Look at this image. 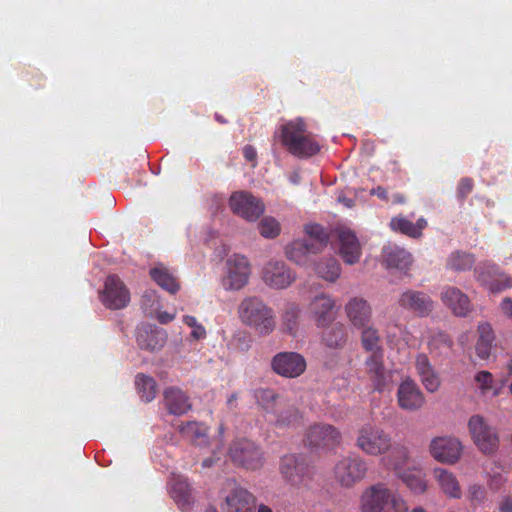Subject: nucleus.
I'll return each instance as SVG.
<instances>
[{"instance_id":"obj_45","label":"nucleus","mask_w":512,"mask_h":512,"mask_svg":"<svg viewBox=\"0 0 512 512\" xmlns=\"http://www.w3.org/2000/svg\"><path fill=\"white\" fill-rule=\"evenodd\" d=\"M398 475L414 494H422L426 491L427 484L420 471L400 472Z\"/></svg>"},{"instance_id":"obj_40","label":"nucleus","mask_w":512,"mask_h":512,"mask_svg":"<svg viewBox=\"0 0 512 512\" xmlns=\"http://www.w3.org/2000/svg\"><path fill=\"white\" fill-rule=\"evenodd\" d=\"M274 419L272 420L275 426L279 428L289 427L296 424L300 418L299 411L294 406H290L285 401V406L278 408L276 414H272Z\"/></svg>"},{"instance_id":"obj_62","label":"nucleus","mask_w":512,"mask_h":512,"mask_svg":"<svg viewBox=\"0 0 512 512\" xmlns=\"http://www.w3.org/2000/svg\"><path fill=\"white\" fill-rule=\"evenodd\" d=\"M410 512H427V511L422 507H417V508L412 509Z\"/></svg>"},{"instance_id":"obj_47","label":"nucleus","mask_w":512,"mask_h":512,"mask_svg":"<svg viewBox=\"0 0 512 512\" xmlns=\"http://www.w3.org/2000/svg\"><path fill=\"white\" fill-rule=\"evenodd\" d=\"M260 234L265 238H275L280 234V223L273 217H264L258 224Z\"/></svg>"},{"instance_id":"obj_23","label":"nucleus","mask_w":512,"mask_h":512,"mask_svg":"<svg viewBox=\"0 0 512 512\" xmlns=\"http://www.w3.org/2000/svg\"><path fill=\"white\" fill-rule=\"evenodd\" d=\"M334 299L325 293L315 296L309 304V311L318 327H324L334 319Z\"/></svg>"},{"instance_id":"obj_15","label":"nucleus","mask_w":512,"mask_h":512,"mask_svg":"<svg viewBox=\"0 0 512 512\" xmlns=\"http://www.w3.org/2000/svg\"><path fill=\"white\" fill-rule=\"evenodd\" d=\"M271 367L279 376L297 378L305 372L307 363L297 352H279L272 358Z\"/></svg>"},{"instance_id":"obj_60","label":"nucleus","mask_w":512,"mask_h":512,"mask_svg":"<svg viewBox=\"0 0 512 512\" xmlns=\"http://www.w3.org/2000/svg\"><path fill=\"white\" fill-rule=\"evenodd\" d=\"M257 512H273L272 509L264 504L258 506Z\"/></svg>"},{"instance_id":"obj_52","label":"nucleus","mask_w":512,"mask_h":512,"mask_svg":"<svg viewBox=\"0 0 512 512\" xmlns=\"http://www.w3.org/2000/svg\"><path fill=\"white\" fill-rule=\"evenodd\" d=\"M499 512H512V497L504 496L498 505Z\"/></svg>"},{"instance_id":"obj_59","label":"nucleus","mask_w":512,"mask_h":512,"mask_svg":"<svg viewBox=\"0 0 512 512\" xmlns=\"http://www.w3.org/2000/svg\"><path fill=\"white\" fill-rule=\"evenodd\" d=\"M237 399H238L237 393L231 394L230 397L227 399V405L229 407H232L233 404L237 401Z\"/></svg>"},{"instance_id":"obj_39","label":"nucleus","mask_w":512,"mask_h":512,"mask_svg":"<svg viewBox=\"0 0 512 512\" xmlns=\"http://www.w3.org/2000/svg\"><path fill=\"white\" fill-rule=\"evenodd\" d=\"M172 494L176 502L183 508L189 506L192 501V488L186 478L178 477L172 483Z\"/></svg>"},{"instance_id":"obj_33","label":"nucleus","mask_w":512,"mask_h":512,"mask_svg":"<svg viewBox=\"0 0 512 512\" xmlns=\"http://www.w3.org/2000/svg\"><path fill=\"white\" fill-rule=\"evenodd\" d=\"M479 337L476 343V354L482 360H487L491 355L494 342V333L488 323H481L478 326Z\"/></svg>"},{"instance_id":"obj_29","label":"nucleus","mask_w":512,"mask_h":512,"mask_svg":"<svg viewBox=\"0 0 512 512\" xmlns=\"http://www.w3.org/2000/svg\"><path fill=\"white\" fill-rule=\"evenodd\" d=\"M427 221L425 218H419L416 223H413L404 215H397L390 220L389 227L392 231L401 233L410 238H420L423 234V230L427 227Z\"/></svg>"},{"instance_id":"obj_18","label":"nucleus","mask_w":512,"mask_h":512,"mask_svg":"<svg viewBox=\"0 0 512 512\" xmlns=\"http://www.w3.org/2000/svg\"><path fill=\"white\" fill-rule=\"evenodd\" d=\"M461 451V442L454 437H436L430 443V453L439 462L453 464Z\"/></svg>"},{"instance_id":"obj_7","label":"nucleus","mask_w":512,"mask_h":512,"mask_svg":"<svg viewBox=\"0 0 512 512\" xmlns=\"http://www.w3.org/2000/svg\"><path fill=\"white\" fill-rule=\"evenodd\" d=\"M232 462L248 470H257L264 464L263 451L253 441L242 438L232 442L229 449Z\"/></svg>"},{"instance_id":"obj_28","label":"nucleus","mask_w":512,"mask_h":512,"mask_svg":"<svg viewBox=\"0 0 512 512\" xmlns=\"http://www.w3.org/2000/svg\"><path fill=\"white\" fill-rule=\"evenodd\" d=\"M315 254H318V251L305 239L294 240L285 247L286 257L301 266H306L311 256Z\"/></svg>"},{"instance_id":"obj_22","label":"nucleus","mask_w":512,"mask_h":512,"mask_svg":"<svg viewBox=\"0 0 512 512\" xmlns=\"http://www.w3.org/2000/svg\"><path fill=\"white\" fill-rule=\"evenodd\" d=\"M441 300L457 317H466L472 311L469 297L457 287H446Z\"/></svg>"},{"instance_id":"obj_8","label":"nucleus","mask_w":512,"mask_h":512,"mask_svg":"<svg viewBox=\"0 0 512 512\" xmlns=\"http://www.w3.org/2000/svg\"><path fill=\"white\" fill-rule=\"evenodd\" d=\"M468 430L473 442L483 453L492 454L498 449V435L482 416L473 415L470 417Z\"/></svg>"},{"instance_id":"obj_21","label":"nucleus","mask_w":512,"mask_h":512,"mask_svg":"<svg viewBox=\"0 0 512 512\" xmlns=\"http://www.w3.org/2000/svg\"><path fill=\"white\" fill-rule=\"evenodd\" d=\"M496 266L489 263L479 264L474 272L477 280L491 292L498 293L512 287V278L506 274H500L499 278L492 279L496 273Z\"/></svg>"},{"instance_id":"obj_1","label":"nucleus","mask_w":512,"mask_h":512,"mask_svg":"<svg viewBox=\"0 0 512 512\" xmlns=\"http://www.w3.org/2000/svg\"><path fill=\"white\" fill-rule=\"evenodd\" d=\"M281 142L290 154L298 158H308L320 151L318 141L307 130L302 118L290 120L281 126Z\"/></svg>"},{"instance_id":"obj_24","label":"nucleus","mask_w":512,"mask_h":512,"mask_svg":"<svg viewBox=\"0 0 512 512\" xmlns=\"http://www.w3.org/2000/svg\"><path fill=\"white\" fill-rule=\"evenodd\" d=\"M345 313L350 323L358 329L369 325L372 318L370 304L361 297L351 298L345 305Z\"/></svg>"},{"instance_id":"obj_30","label":"nucleus","mask_w":512,"mask_h":512,"mask_svg":"<svg viewBox=\"0 0 512 512\" xmlns=\"http://www.w3.org/2000/svg\"><path fill=\"white\" fill-rule=\"evenodd\" d=\"M164 402L169 413L173 415H183L191 408L188 396L175 387H169L164 391Z\"/></svg>"},{"instance_id":"obj_3","label":"nucleus","mask_w":512,"mask_h":512,"mask_svg":"<svg viewBox=\"0 0 512 512\" xmlns=\"http://www.w3.org/2000/svg\"><path fill=\"white\" fill-rule=\"evenodd\" d=\"M361 512H408L406 501L383 483L374 484L361 495Z\"/></svg>"},{"instance_id":"obj_25","label":"nucleus","mask_w":512,"mask_h":512,"mask_svg":"<svg viewBox=\"0 0 512 512\" xmlns=\"http://www.w3.org/2000/svg\"><path fill=\"white\" fill-rule=\"evenodd\" d=\"M399 305L421 317L429 315L433 310L431 298L420 291L408 290L404 292L399 298Z\"/></svg>"},{"instance_id":"obj_34","label":"nucleus","mask_w":512,"mask_h":512,"mask_svg":"<svg viewBox=\"0 0 512 512\" xmlns=\"http://www.w3.org/2000/svg\"><path fill=\"white\" fill-rule=\"evenodd\" d=\"M151 278L164 290L175 294L180 285L172 273L163 265L155 266L150 270Z\"/></svg>"},{"instance_id":"obj_27","label":"nucleus","mask_w":512,"mask_h":512,"mask_svg":"<svg viewBox=\"0 0 512 512\" xmlns=\"http://www.w3.org/2000/svg\"><path fill=\"white\" fill-rule=\"evenodd\" d=\"M383 262L388 268L406 271L412 264V256L404 248L388 244L382 250Z\"/></svg>"},{"instance_id":"obj_6","label":"nucleus","mask_w":512,"mask_h":512,"mask_svg":"<svg viewBox=\"0 0 512 512\" xmlns=\"http://www.w3.org/2000/svg\"><path fill=\"white\" fill-rule=\"evenodd\" d=\"M366 461L358 456H347L340 459L334 466L335 481L344 488H351L366 476Z\"/></svg>"},{"instance_id":"obj_41","label":"nucleus","mask_w":512,"mask_h":512,"mask_svg":"<svg viewBox=\"0 0 512 512\" xmlns=\"http://www.w3.org/2000/svg\"><path fill=\"white\" fill-rule=\"evenodd\" d=\"M323 341L329 348L339 349L346 343V328L343 324L337 323L323 334Z\"/></svg>"},{"instance_id":"obj_43","label":"nucleus","mask_w":512,"mask_h":512,"mask_svg":"<svg viewBox=\"0 0 512 512\" xmlns=\"http://www.w3.org/2000/svg\"><path fill=\"white\" fill-rule=\"evenodd\" d=\"M362 335H361V342L366 351L371 352V355H374L376 353H382L383 349L380 346V336L378 331L367 325L366 327L362 328Z\"/></svg>"},{"instance_id":"obj_57","label":"nucleus","mask_w":512,"mask_h":512,"mask_svg":"<svg viewBox=\"0 0 512 512\" xmlns=\"http://www.w3.org/2000/svg\"><path fill=\"white\" fill-rule=\"evenodd\" d=\"M157 319L161 324H167L174 319V315L169 314L168 312H161L159 313Z\"/></svg>"},{"instance_id":"obj_64","label":"nucleus","mask_w":512,"mask_h":512,"mask_svg":"<svg viewBox=\"0 0 512 512\" xmlns=\"http://www.w3.org/2000/svg\"><path fill=\"white\" fill-rule=\"evenodd\" d=\"M216 120L219 121L220 123H225V120L218 114H216Z\"/></svg>"},{"instance_id":"obj_50","label":"nucleus","mask_w":512,"mask_h":512,"mask_svg":"<svg viewBox=\"0 0 512 512\" xmlns=\"http://www.w3.org/2000/svg\"><path fill=\"white\" fill-rule=\"evenodd\" d=\"M475 381L479 384L482 392H486L492 388L493 376L488 371H480L476 374Z\"/></svg>"},{"instance_id":"obj_58","label":"nucleus","mask_w":512,"mask_h":512,"mask_svg":"<svg viewBox=\"0 0 512 512\" xmlns=\"http://www.w3.org/2000/svg\"><path fill=\"white\" fill-rule=\"evenodd\" d=\"M183 322L188 325L191 328H194L199 323L197 322V319L194 316L186 315L183 317Z\"/></svg>"},{"instance_id":"obj_4","label":"nucleus","mask_w":512,"mask_h":512,"mask_svg":"<svg viewBox=\"0 0 512 512\" xmlns=\"http://www.w3.org/2000/svg\"><path fill=\"white\" fill-rule=\"evenodd\" d=\"M222 499V512H255L256 497L234 479L225 481Z\"/></svg>"},{"instance_id":"obj_32","label":"nucleus","mask_w":512,"mask_h":512,"mask_svg":"<svg viewBox=\"0 0 512 512\" xmlns=\"http://www.w3.org/2000/svg\"><path fill=\"white\" fill-rule=\"evenodd\" d=\"M434 477L445 495L454 499L461 497L462 491L453 473L442 468H436L434 469Z\"/></svg>"},{"instance_id":"obj_54","label":"nucleus","mask_w":512,"mask_h":512,"mask_svg":"<svg viewBox=\"0 0 512 512\" xmlns=\"http://www.w3.org/2000/svg\"><path fill=\"white\" fill-rule=\"evenodd\" d=\"M243 155H244V158L247 160V161H254L257 157V152L255 150L254 147H252L251 145H246L244 148H243Z\"/></svg>"},{"instance_id":"obj_20","label":"nucleus","mask_w":512,"mask_h":512,"mask_svg":"<svg viewBox=\"0 0 512 512\" xmlns=\"http://www.w3.org/2000/svg\"><path fill=\"white\" fill-rule=\"evenodd\" d=\"M366 367L367 374L375 391L383 392L388 388L392 382V374L384 366L382 353H376L368 357Z\"/></svg>"},{"instance_id":"obj_9","label":"nucleus","mask_w":512,"mask_h":512,"mask_svg":"<svg viewBox=\"0 0 512 512\" xmlns=\"http://www.w3.org/2000/svg\"><path fill=\"white\" fill-rule=\"evenodd\" d=\"M229 207L234 214L251 222L258 220L265 211V205L261 199L246 191L232 193L229 198Z\"/></svg>"},{"instance_id":"obj_48","label":"nucleus","mask_w":512,"mask_h":512,"mask_svg":"<svg viewBox=\"0 0 512 512\" xmlns=\"http://www.w3.org/2000/svg\"><path fill=\"white\" fill-rule=\"evenodd\" d=\"M452 340L451 338L444 332H437L433 335L429 342V347L431 350L434 349H443L450 350L452 348Z\"/></svg>"},{"instance_id":"obj_13","label":"nucleus","mask_w":512,"mask_h":512,"mask_svg":"<svg viewBox=\"0 0 512 512\" xmlns=\"http://www.w3.org/2000/svg\"><path fill=\"white\" fill-rule=\"evenodd\" d=\"M100 299L105 307L118 310L128 305L130 293L124 282L117 275H109L106 278Z\"/></svg>"},{"instance_id":"obj_51","label":"nucleus","mask_w":512,"mask_h":512,"mask_svg":"<svg viewBox=\"0 0 512 512\" xmlns=\"http://www.w3.org/2000/svg\"><path fill=\"white\" fill-rule=\"evenodd\" d=\"M469 496L472 500L482 502L485 498V491L480 485H473L469 488Z\"/></svg>"},{"instance_id":"obj_19","label":"nucleus","mask_w":512,"mask_h":512,"mask_svg":"<svg viewBox=\"0 0 512 512\" xmlns=\"http://www.w3.org/2000/svg\"><path fill=\"white\" fill-rule=\"evenodd\" d=\"M136 341L140 349L155 352L164 347L167 333L156 325L142 324L137 328Z\"/></svg>"},{"instance_id":"obj_31","label":"nucleus","mask_w":512,"mask_h":512,"mask_svg":"<svg viewBox=\"0 0 512 512\" xmlns=\"http://www.w3.org/2000/svg\"><path fill=\"white\" fill-rule=\"evenodd\" d=\"M257 404L267 413L276 414L278 408L285 406V399L270 388H259L254 392Z\"/></svg>"},{"instance_id":"obj_11","label":"nucleus","mask_w":512,"mask_h":512,"mask_svg":"<svg viewBox=\"0 0 512 512\" xmlns=\"http://www.w3.org/2000/svg\"><path fill=\"white\" fill-rule=\"evenodd\" d=\"M305 444L315 450H333L341 442L340 431L330 424H314L306 432Z\"/></svg>"},{"instance_id":"obj_5","label":"nucleus","mask_w":512,"mask_h":512,"mask_svg":"<svg viewBox=\"0 0 512 512\" xmlns=\"http://www.w3.org/2000/svg\"><path fill=\"white\" fill-rule=\"evenodd\" d=\"M355 444L366 455L379 456L391 449L392 439L383 429L366 424L357 431Z\"/></svg>"},{"instance_id":"obj_38","label":"nucleus","mask_w":512,"mask_h":512,"mask_svg":"<svg viewBox=\"0 0 512 512\" xmlns=\"http://www.w3.org/2000/svg\"><path fill=\"white\" fill-rule=\"evenodd\" d=\"M390 454L384 458V464L400 474L401 470L407 465L409 453L405 446H392L388 451Z\"/></svg>"},{"instance_id":"obj_44","label":"nucleus","mask_w":512,"mask_h":512,"mask_svg":"<svg viewBox=\"0 0 512 512\" xmlns=\"http://www.w3.org/2000/svg\"><path fill=\"white\" fill-rule=\"evenodd\" d=\"M475 263L473 255L463 252H453L447 260V267L455 271H466Z\"/></svg>"},{"instance_id":"obj_10","label":"nucleus","mask_w":512,"mask_h":512,"mask_svg":"<svg viewBox=\"0 0 512 512\" xmlns=\"http://www.w3.org/2000/svg\"><path fill=\"white\" fill-rule=\"evenodd\" d=\"M250 274L248 259L235 254L226 261V274L222 279V285L226 290H240L247 285Z\"/></svg>"},{"instance_id":"obj_16","label":"nucleus","mask_w":512,"mask_h":512,"mask_svg":"<svg viewBox=\"0 0 512 512\" xmlns=\"http://www.w3.org/2000/svg\"><path fill=\"white\" fill-rule=\"evenodd\" d=\"M264 283L273 289H285L296 279L295 273L282 261H269L262 270Z\"/></svg>"},{"instance_id":"obj_35","label":"nucleus","mask_w":512,"mask_h":512,"mask_svg":"<svg viewBox=\"0 0 512 512\" xmlns=\"http://www.w3.org/2000/svg\"><path fill=\"white\" fill-rule=\"evenodd\" d=\"M304 231L309 236L307 241L310 242L318 253H320L329 243L330 234L319 224H307L304 227Z\"/></svg>"},{"instance_id":"obj_63","label":"nucleus","mask_w":512,"mask_h":512,"mask_svg":"<svg viewBox=\"0 0 512 512\" xmlns=\"http://www.w3.org/2000/svg\"><path fill=\"white\" fill-rule=\"evenodd\" d=\"M396 201H397V202H399V203H403V202H404V198H403V196H401V195H397V196H396Z\"/></svg>"},{"instance_id":"obj_12","label":"nucleus","mask_w":512,"mask_h":512,"mask_svg":"<svg viewBox=\"0 0 512 512\" xmlns=\"http://www.w3.org/2000/svg\"><path fill=\"white\" fill-rule=\"evenodd\" d=\"M280 472L287 482L298 487L308 486L313 476L312 468L304 459L293 454L282 457Z\"/></svg>"},{"instance_id":"obj_36","label":"nucleus","mask_w":512,"mask_h":512,"mask_svg":"<svg viewBox=\"0 0 512 512\" xmlns=\"http://www.w3.org/2000/svg\"><path fill=\"white\" fill-rule=\"evenodd\" d=\"M182 436L196 445L206 443L207 429L203 424L195 421L187 422L179 426Z\"/></svg>"},{"instance_id":"obj_17","label":"nucleus","mask_w":512,"mask_h":512,"mask_svg":"<svg viewBox=\"0 0 512 512\" xmlns=\"http://www.w3.org/2000/svg\"><path fill=\"white\" fill-rule=\"evenodd\" d=\"M425 396L417 383L411 378L403 380L397 389L398 406L409 412L420 410L425 404Z\"/></svg>"},{"instance_id":"obj_2","label":"nucleus","mask_w":512,"mask_h":512,"mask_svg":"<svg viewBox=\"0 0 512 512\" xmlns=\"http://www.w3.org/2000/svg\"><path fill=\"white\" fill-rule=\"evenodd\" d=\"M237 313L240 321L259 335H269L276 327L273 309L257 296L245 297L240 302Z\"/></svg>"},{"instance_id":"obj_56","label":"nucleus","mask_w":512,"mask_h":512,"mask_svg":"<svg viewBox=\"0 0 512 512\" xmlns=\"http://www.w3.org/2000/svg\"><path fill=\"white\" fill-rule=\"evenodd\" d=\"M372 195H376L378 198L387 201L388 200V192L382 186H377L371 190Z\"/></svg>"},{"instance_id":"obj_55","label":"nucleus","mask_w":512,"mask_h":512,"mask_svg":"<svg viewBox=\"0 0 512 512\" xmlns=\"http://www.w3.org/2000/svg\"><path fill=\"white\" fill-rule=\"evenodd\" d=\"M191 336L196 340L205 338L206 330H205L204 326H202L201 324H198L197 326L192 328Z\"/></svg>"},{"instance_id":"obj_42","label":"nucleus","mask_w":512,"mask_h":512,"mask_svg":"<svg viewBox=\"0 0 512 512\" xmlns=\"http://www.w3.org/2000/svg\"><path fill=\"white\" fill-rule=\"evenodd\" d=\"M136 385L141 398L145 402H151L156 397L157 384L152 377L139 374L136 376Z\"/></svg>"},{"instance_id":"obj_37","label":"nucleus","mask_w":512,"mask_h":512,"mask_svg":"<svg viewBox=\"0 0 512 512\" xmlns=\"http://www.w3.org/2000/svg\"><path fill=\"white\" fill-rule=\"evenodd\" d=\"M314 269L319 277L332 283L341 275V266L335 258L320 260Z\"/></svg>"},{"instance_id":"obj_53","label":"nucleus","mask_w":512,"mask_h":512,"mask_svg":"<svg viewBox=\"0 0 512 512\" xmlns=\"http://www.w3.org/2000/svg\"><path fill=\"white\" fill-rule=\"evenodd\" d=\"M501 309L502 312L509 318L512 319V299L509 297H506L501 302Z\"/></svg>"},{"instance_id":"obj_14","label":"nucleus","mask_w":512,"mask_h":512,"mask_svg":"<svg viewBox=\"0 0 512 512\" xmlns=\"http://www.w3.org/2000/svg\"><path fill=\"white\" fill-rule=\"evenodd\" d=\"M338 244V254L345 264L354 265L360 261L362 247L356 234L349 228L338 227L333 231Z\"/></svg>"},{"instance_id":"obj_61","label":"nucleus","mask_w":512,"mask_h":512,"mask_svg":"<svg viewBox=\"0 0 512 512\" xmlns=\"http://www.w3.org/2000/svg\"><path fill=\"white\" fill-rule=\"evenodd\" d=\"M202 465L204 467H209V466L212 465V460L211 459H206V460L203 461Z\"/></svg>"},{"instance_id":"obj_46","label":"nucleus","mask_w":512,"mask_h":512,"mask_svg":"<svg viewBox=\"0 0 512 512\" xmlns=\"http://www.w3.org/2000/svg\"><path fill=\"white\" fill-rule=\"evenodd\" d=\"M301 309L296 303H287L282 314L283 324L290 334H294L297 329L298 318Z\"/></svg>"},{"instance_id":"obj_49","label":"nucleus","mask_w":512,"mask_h":512,"mask_svg":"<svg viewBox=\"0 0 512 512\" xmlns=\"http://www.w3.org/2000/svg\"><path fill=\"white\" fill-rule=\"evenodd\" d=\"M474 188V181L472 178L463 177L459 180L457 186V197L463 201L472 192Z\"/></svg>"},{"instance_id":"obj_26","label":"nucleus","mask_w":512,"mask_h":512,"mask_svg":"<svg viewBox=\"0 0 512 512\" xmlns=\"http://www.w3.org/2000/svg\"><path fill=\"white\" fill-rule=\"evenodd\" d=\"M415 368L425 389L430 393L436 392L440 387V378L426 354L420 353L416 356Z\"/></svg>"}]
</instances>
